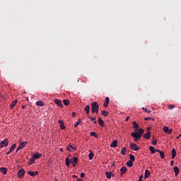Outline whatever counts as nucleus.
<instances>
[{"mask_svg": "<svg viewBox=\"0 0 181 181\" xmlns=\"http://www.w3.org/2000/svg\"><path fill=\"white\" fill-rule=\"evenodd\" d=\"M144 132H145L144 129H139V131L135 129L134 132L131 134V136H133V138H135L136 139H141L142 135H144Z\"/></svg>", "mask_w": 181, "mask_h": 181, "instance_id": "1", "label": "nucleus"}, {"mask_svg": "<svg viewBox=\"0 0 181 181\" xmlns=\"http://www.w3.org/2000/svg\"><path fill=\"white\" fill-rule=\"evenodd\" d=\"M90 105H91L93 114H98V110L100 108V105H98V103L92 102Z\"/></svg>", "mask_w": 181, "mask_h": 181, "instance_id": "2", "label": "nucleus"}, {"mask_svg": "<svg viewBox=\"0 0 181 181\" xmlns=\"http://www.w3.org/2000/svg\"><path fill=\"white\" fill-rule=\"evenodd\" d=\"M8 145H9V141L8 140V139H5L4 141H1L0 143V148H5L6 146H8Z\"/></svg>", "mask_w": 181, "mask_h": 181, "instance_id": "3", "label": "nucleus"}, {"mask_svg": "<svg viewBox=\"0 0 181 181\" xmlns=\"http://www.w3.org/2000/svg\"><path fill=\"white\" fill-rule=\"evenodd\" d=\"M26 145H28V141H23V143L20 144V145L17 148L16 152L21 151V149H23V148H25V146H26Z\"/></svg>", "mask_w": 181, "mask_h": 181, "instance_id": "4", "label": "nucleus"}, {"mask_svg": "<svg viewBox=\"0 0 181 181\" xmlns=\"http://www.w3.org/2000/svg\"><path fill=\"white\" fill-rule=\"evenodd\" d=\"M25 176V169L21 168L18 172V177H20V179H22Z\"/></svg>", "mask_w": 181, "mask_h": 181, "instance_id": "5", "label": "nucleus"}, {"mask_svg": "<svg viewBox=\"0 0 181 181\" xmlns=\"http://www.w3.org/2000/svg\"><path fill=\"white\" fill-rule=\"evenodd\" d=\"M130 148L132 151H139V146H137L136 144L130 143Z\"/></svg>", "mask_w": 181, "mask_h": 181, "instance_id": "6", "label": "nucleus"}, {"mask_svg": "<svg viewBox=\"0 0 181 181\" xmlns=\"http://www.w3.org/2000/svg\"><path fill=\"white\" fill-rule=\"evenodd\" d=\"M15 149H16V144H14L11 146L9 151L6 152V155H9L11 152H13Z\"/></svg>", "mask_w": 181, "mask_h": 181, "instance_id": "7", "label": "nucleus"}, {"mask_svg": "<svg viewBox=\"0 0 181 181\" xmlns=\"http://www.w3.org/2000/svg\"><path fill=\"white\" fill-rule=\"evenodd\" d=\"M66 149L69 152H73V151H77V148L73 147V146H71L70 144L67 146ZM71 149H73V150H71Z\"/></svg>", "mask_w": 181, "mask_h": 181, "instance_id": "8", "label": "nucleus"}, {"mask_svg": "<svg viewBox=\"0 0 181 181\" xmlns=\"http://www.w3.org/2000/svg\"><path fill=\"white\" fill-rule=\"evenodd\" d=\"M163 131L165 132V134H170V133L173 132L172 129H169L168 127H163Z\"/></svg>", "mask_w": 181, "mask_h": 181, "instance_id": "9", "label": "nucleus"}, {"mask_svg": "<svg viewBox=\"0 0 181 181\" xmlns=\"http://www.w3.org/2000/svg\"><path fill=\"white\" fill-rule=\"evenodd\" d=\"M78 160V158H77V157H74L72 160L71 161V163H72L74 168H76V165H77Z\"/></svg>", "mask_w": 181, "mask_h": 181, "instance_id": "10", "label": "nucleus"}, {"mask_svg": "<svg viewBox=\"0 0 181 181\" xmlns=\"http://www.w3.org/2000/svg\"><path fill=\"white\" fill-rule=\"evenodd\" d=\"M54 103L55 104H57V105H58L59 107H61V108H63V104L62 103V100L59 99H55Z\"/></svg>", "mask_w": 181, "mask_h": 181, "instance_id": "11", "label": "nucleus"}, {"mask_svg": "<svg viewBox=\"0 0 181 181\" xmlns=\"http://www.w3.org/2000/svg\"><path fill=\"white\" fill-rule=\"evenodd\" d=\"M151 132H147L146 133H145L143 136L144 138H145V139H151Z\"/></svg>", "mask_w": 181, "mask_h": 181, "instance_id": "12", "label": "nucleus"}, {"mask_svg": "<svg viewBox=\"0 0 181 181\" xmlns=\"http://www.w3.org/2000/svg\"><path fill=\"white\" fill-rule=\"evenodd\" d=\"M118 146V141L114 140L110 144V148H117Z\"/></svg>", "mask_w": 181, "mask_h": 181, "instance_id": "13", "label": "nucleus"}, {"mask_svg": "<svg viewBox=\"0 0 181 181\" xmlns=\"http://www.w3.org/2000/svg\"><path fill=\"white\" fill-rule=\"evenodd\" d=\"M28 175H30V176H37V175H39V173L37 171H28Z\"/></svg>", "mask_w": 181, "mask_h": 181, "instance_id": "14", "label": "nucleus"}, {"mask_svg": "<svg viewBox=\"0 0 181 181\" xmlns=\"http://www.w3.org/2000/svg\"><path fill=\"white\" fill-rule=\"evenodd\" d=\"M108 104H110V98L106 97L105 102L103 104V106L105 107V108H107V107H108Z\"/></svg>", "mask_w": 181, "mask_h": 181, "instance_id": "15", "label": "nucleus"}, {"mask_svg": "<svg viewBox=\"0 0 181 181\" xmlns=\"http://www.w3.org/2000/svg\"><path fill=\"white\" fill-rule=\"evenodd\" d=\"M156 152H158V153H160V156L162 159H165V152L164 151L156 149Z\"/></svg>", "mask_w": 181, "mask_h": 181, "instance_id": "16", "label": "nucleus"}, {"mask_svg": "<svg viewBox=\"0 0 181 181\" xmlns=\"http://www.w3.org/2000/svg\"><path fill=\"white\" fill-rule=\"evenodd\" d=\"M58 122L60 125L61 129H66V127H64V122H63V120H59Z\"/></svg>", "mask_w": 181, "mask_h": 181, "instance_id": "17", "label": "nucleus"}, {"mask_svg": "<svg viewBox=\"0 0 181 181\" xmlns=\"http://www.w3.org/2000/svg\"><path fill=\"white\" fill-rule=\"evenodd\" d=\"M98 122L99 125H100V127H104V121L103 120V119H101V117H98Z\"/></svg>", "mask_w": 181, "mask_h": 181, "instance_id": "18", "label": "nucleus"}, {"mask_svg": "<svg viewBox=\"0 0 181 181\" xmlns=\"http://www.w3.org/2000/svg\"><path fill=\"white\" fill-rule=\"evenodd\" d=\"M149 176H151V172H149V170H146L144 174L145 179L149 177Z\"/></svg>", "mask_w": 181, "mask_h": 181, "instance_id": "19", "label": "nucleus"}, {"mask_svg": "<svg viewBox=\"0 0 181 181\" xmlns=\"http://www.w3.org/2000/svg\"><path fill=\"white\" fill-rule=\"evenodd\" d=\"M35 104L38 107H43V105H45V103H43L42 100L37 101Z\"/></svg>", "mask_w": 181, "mask_h": 181, "instance_id": "20", "label": "nucleus"}, {"mask_svg": "<svg viewBox=\"0 0 181 181\" xmlns=\"http://www.w3.org/2000/svg\"><path fill=\"white\" fill-rule=\"evenodd\" d=\"M84 111H86V114L88 115L90 114V105H87L84 108Z\"/></svg>", "mask_w": 181, "mask_h": 181, "instance_id": "21", "label": "nucleus"}, {"mask_svg": "<svg viewBox=\"0 0 181 181\" xmlns=\"http://www.w3.org/2000/svg\"><path fill=\"white\" fill-rule=\"evenodd\" d=\"M133 128L134 129H139V125L135 121L133 122Z\"/></svg>", "mask_w": 181, "mask_h": 181, "instance_id": "22", "label": "nucleus"}, {"mask_svg": "<svg viewBox=\"0 0 181 181\" xmlns=\"http://www.w3.org/2000/svg\"><path fill=\"white\" fill-rule=\"evenodd\" d=\"M176 150L175 148H173L172 150V159H175V158H176Z\"/></svg>", "mask_w": 181, "mask_h": 181, "instance_id": "23", "label": "nucleus"}, {"mask_svg": "<svg viewBox=\"0 0 181 181\" xmlns=\"http://www.w3.org/2000/svg\"><path fill=\"white\" fill-rule=\"evenodd\" d=\"M0 170H1V173H3L4 175H6V173L8 172V169H6V168H1Z\"/></svg>", "mask_w": 181, "mask_h": 181, "instance_id": "24", "label": "nucleus"}, {"mask_svg": "<svg viewBox=\"0 0 181 181\" xmlns=\"http://www.w3.org/2000/svg\"><path fill=\"white\" fill-rule=\"evenodd\" d=\"M42 156V155L39 153H36L35 154L33 155V158L34 159H39L40 157Z\"/></svg>", "mask_w": 181, "mask_h": 181, "instance_id": "25", "label": "nucleus"}, {"mask_svg": "<svg viewBox=\"0 0 181 181\" xmlns=\"http://www.w3.org/2000/svg\"><path fill=\"white\" fill-rule=\"evenodd\" d=\"M16 104H18V100H15L13 103H11V104L9 106L10 108H13V107H15Z\"/></svg>", "mask_w": 181, "mask_h": 181, "instance_id": "26", "label": "nucleus"}, {"mask_svg": "<svg viewBox=\"0 0 181 181\" xmlns=\"http://www.w3.org/2000/svg\"><path fill=\"white\" fill-rule=\"evenodd\" d=\"M127 170H128L127 169V167L123 166L121 169H120V172H122L121 175H122L123 173H127Z\"/></svg>", "mask_w": 181, "mask_h": 181, "instance_id": "27", "label": "nucleus"}, {"mask_svg": "<svg viewBox=\"0 0 181 181\" xmlns=\"http://www.w3.org/2000/svg\"><path fill=\"white\" fill-rule=\"evenodd\" d=\"M174 173H175V176L179 175V168L177 166L174 167Z\"/></svg>", "mask_w": 181, "mask_h": 181, "instance_id": "28", "label": "nucleus"}, {"mask_svg": "<svg viewBox=\"0 0 181 181\" xmlns=\"http://www.w3.org/2000/svg\"><path fill=\"white\" fill-rule=\"evenodd\" d=\"M28 163V165H33V163H35V158L33 157H31Z\"/></svg>", "mask_w": 181, "mask_h": 181, "instance_id": "29", "label": "nucleus"}, {"mask_svg": "<svg viewBox=\"0 0 181 181\" xmlns=\"http://www.w3.org/2000/svg\"><path fill=\"white\" fill-rule=\"evenodd\" d=\"M127 165L129 166V168H132L134 166V162L129 160L127 162Z\"/></svg>", "mask_w": 181, "mask_h": 181, "instance_id": "30", "label": "nucleus"}, {"mask_svg": "<svg viewBox=\"0 0 181 181\" xmlns=\"http://www.w3.org/2000/svg\"><path fill=\"white\" fill-rule=\"evenodd\" d=\"M105 175H106V177H107V179H111V176L112 175V173L110 171L108 173V171H107L105 173Z\"/></svg>", "mask_w": 181, "mask_h": 181, "instance_id": "31", "label": "nucleus"}, {"mask_svg": "<svg viewBox=\"0 0 181 181\" xmlns=\"http://www.w3.org/2000/svg\"><path fill=\"white\" fill-rule=\"evenodd\" d=\"M88 158L90 160H93V158H94V153L93 151H90V153L88 154Z\"/></svg>", "mask_w": 181, "mask_h": 181, "instance_id": "32", "label": "nucleus"}, {"mask_svg": "<svg viewBox=\"0 0 181 181\" xmlns=\"http://www.w3.org/2000/svg\"><path fill=\"white\" fill-rule=\"evenodd\" d=\"M126 152H127V148L126 147H124L121 149V153L122 155L123 156H125L126 155Z\"/></svg>", "mask_w": 181, "mask_h": 181, "instance_id": "33", "label": "nucleus"}, {"mask_svg": "<svg viewBox=\"0 0 181 181\" xmlns=\"http://www.w3.org/2000/svg\"><path fill=\"white\" fill-rule=\"evenodd\" d=\"M149 151H151V153H155V152H156V150H155V147L152 146L149 147Z\"/></svg>", "mask_w": 181, "mask_h": 181, "instance_id": "34", "label": "nucleus"}, {"mask_svg": "<svg viewBox=\"0 0 181 181\" xmlns=\"http://www.w3.org/2000/svg\"><path fill=\"white\" fill-rule=\"evenodd\" d=\"M129 159H130V161L135 162V156L134 155L130 154Z\"/></svg>", "mask_w": 181, "mask_h": 181, "instance_id": "35", "label": "nucleus"}, {"mask_svg": "<svg viewBox=\"0 0 181 181\" xmlns=\"http://www.w3.org/2000/svg\"><path fill=\"white\" fill-rule=\"evenodd\" d=\"M90 136H95V138H98V135H97V133H95V132H92L90 134Z\"/></svg>", "mask_w": 181, "mask_h": 181, "instance_id": "36", "label": "nucleus"}, {"mask_svg": "<svg viewBox=\"0 0 181 181\" xmlns=\"http://www.w3.org/2000/svg\"><path fill=\"white\" fill-rule=\"evenodd\" d=\"M102 115H103L104 117H107L108 116V111L102 110Z\"/></svg>", "mask_w": 181, "mask_h": 181, "instance_id": "37", "label": "nucleus"}, {"mask_svg": "<svg viewBox=\"0 0 181 181\" xmlns=\"http://www.w3.org/2000/svg\"><path fill=\"white\" fill-rule=\"evenodd\" d=\"M70 163H71V162H70V160L69 159V157H67L66 158V166H70Z\"/></svg>", "mask_w": 181, "mask_h": 181, "instance_id": "38", "label": "nucleus"}, {"mask_svg": "<svg viewBox=\"0 0 181 181\" xmlns=\"http://www.w3.org/2000/svg\"><path fill=\"white\" fill-rule=\"evenodd\" d=\"M88 119H90V121H93L94 124H97V121H95V117H92L91 116H88Z\"/></svg>", "mask_w": 181, "mask_h": 181, "instance_id": "39", "label": "nucleus"}, {"mask_svg": "<svg viewBox=\"0 0 181 181\" xmlns=\"http://www.w3.org/2000/svg\"><path fill=\"white\" fill-rule=\"evenodd\" d=\"M63 103H64V105H66V106L69 105V104H70V101L69 100H66V99H64L63 100Z\"/></svg>", "mask_w": 181, "mask_h": 181, "instance_id": "40", "label": "nucleus"}, {"mask_svg": "<svg viewBox=\"0 0 181 181\" xmlns=\"http://www.w3.org/2000/svg\"><path fill=\"white\" fill-rule=\"evenodd\" d=\"M81 123V119H78L77 120V122H76V124H74V127L77 128L78 125H80V124Z\"/></svg>", "mask_w": 181, "mask_h": 181, "instance_id": "41", "label": "nucleus"}, {"mask_svg": "<svg viewBox=\"0 0 181 181\" xmlns=\"http://www.w3.org/2000/svg\"><path fill=\"white\" fill-rule=\"evenodd\" d=\"M142 110L144 111H145V112H148V114H151V110H148V109H146L145 107H142Z\"/></svg>", "mask_w": 181, "mask_h": 181, "instance_id": "42", "label": "nucleus"}, {"mask_svg": "<svg viewBox=\"0 0 181 181\" xmlns=\"http://www.w3.org/2000/svg\"><path fill=\"white\" fill-rule=\"evenodd\" d=\"M175 108V105H168V109L169 110H173Z\"/></svg>", "mask_w": 181, "mask_h": 181, "instance_id": "43", "label": "nucleus"}, {"mask_svg": "<svg viewBox=\"0 0 181 181\" xmlns=\"http://www.w3.org/2000/svg\"><path fill=\"white\" fill-rule=\"evenodd\" d=\"M86 177V174L84 173H81V177L84 178Z\"/></svg>", "mask_w": 181, "mask_h": 181, "instance_id": "44", "label": "nucleus"}, {"mask_svg": "<svg viewBox=\"0 0 181 181\" xmlns=\"http://www.w3.org/2000/svg\"><path fill=\"white\" fill-rule=\"evenodd\" d=\"M157 141L158 140L153 141H152V145L156 146L157 145V143H156Z\"/></svg>", "mask_w": 181, "mask_h": 181, "instance_id": "45", "label": "nucleus"}, {"mask_svg": "<svg viewBox=\"0 0 181 181\" xmlns=\"http://www.w3.org/2000/svg\"><path fill=\"white\" fill-rule=\"evenodd\" d=\"M149 119H152L151 117H145L144 121H149Z\"/></svg>", "mask_w": 181, "mask_h": 181, "instance_id": "46", "label": "nucleus"}, {"mask_svg": "<svg viewBox=\"0 0 181 181\" xmlns=\"http://www.w3.org/2000/svg\"><path fill=\"white\" fill-rule=\"evenodd\" d=\"M76 115H77V113H76L75 112H74L72 113V117H76Z\"/></svg>", "mask_w": 181, "mask_h": 181, "instance_id": "47", "label": "nucleus"}, {"mask_svg": "<svg viewBox=\"0 0 181 181\" xmlns=\"http://www.w3.org/2000/svg\"><path fill=\"white\" fill-rule=\"evenodd\" d=\"M174 163H175V162H173V160H171V161H170V165H171V166H173Z\"/></svg>", "mask_w": 181, "mask_h": 181, "instance_id": "48", "label": "nucleus"}, {"mask_svg": "<svg viewBox=\"0 0 181 181\" xmlns=\"http://www.w3.org/2000/svg\"><path fill=\"white\" fill-rule=\"evenodd\" d=\"M72 177H75V179H78L77 175H73Z\"/></svg>", "mask_w": 181, "mask_h": 181, "instance_id": "49", "label": "nucleus"}, {"mask_svg": "<svg viewBox=\"0 0 181 181\" xmlns=\"http://www.w3.org/2000/svg\"><path fill=\"white\" fill-rule=\"evenodd\" d=\"M138 139H136V138H134V141L135 142H136V141H138Z\"/></svg>", "mask_w": 181, "mask_h": 181, "instance_id": "50", "label": "nucleus"}, {"mask_svg": "<svg viewBox=\"0 0 181 181\" xmlns=\"http://www.w3.org/2000/svg\"><path fill=\"white\" fill-rule=\"evenodd\" d=\"M128 119H129V117H127L126 118V121H128Z\"/></svg>", "mask_w": 181, "mask_h": 181, "instance_id": "51", "label": "nucleus"}, {"mask_svg": "<svg viewBox=\"0 0 181 181\" xmlns=\"http://www.w3.org/2000/svg\"><path fill=\"white\" fill-rule=\"evenodd\" d=\"M77 181H83L82 179H78Z\"/></svg>", "mask_w": 181, "mask_h": 181, "instance_id": "52", "label": "nucleus"}, {"mask_svg": "<svg viewBox=\"0 0 181 181\" xmlns=\"http://www.w3.org/2000/svg\"><path fill=\"white\" fill-rule=\"evenodd\" d=\"M22 108H23V109H25V105H23V106H22Z\"/></svg>", "mask_w": 181, "mask_h": 181, "instance_id": "53", "label": "nucleus"}, {"mask_svg": "<svg viewBox=\"0 0 181 181\" xmlns=\"http://www.w3.org/2000/svg\"><path fill=\"white\" fill-rule=\"evenodd\" d=\"M149 129H150V128H149V127H148V128H147V132L149 131Z\"/></svg>", "mask_w": 181, "mask_h": 181, "instance_id": "54", "label": "nucleus"}, {"mask_svg": "<svg viewBox=\"0 0 181 181\" xmlns=\"http://www.w3.org/2000/svg\"><path fill=\"white\" fill-rule=\"evenodd\" d=\"M60 151H61V152H63V148H60Z\"/></svg>", "mask_w": 181, "mask_h": 181, "instance_id": "55", "label": "nucleus"}, {"mask_svg": "<svg viewBox=\"0 0 181 181\" xmlns=\"http://www.w3.org/2000/svg\"><path fill=\"white\" fill-rule=\"evenodd\" d=\"M54 181H59V180H57V178H55Z\"/></svg>", "mask_w": 181, "mask_h": 181, "instance_id": "56", "label": "nucleus"}, {"mask_svg": "<svg viewBox=\"0 0 181 181\" xmlns=\"http://www.w3.org/2000/svg\"><path fill=\"white\" fill-rule=\"evenodd\" d=\"M179 138H180V136H178L177 137V139H179Z\"/></svg>", "mask_w": 181, "mask_h": 181, "instance_id": "57", "label": "nucleus"}, {"mask_svg": "<svg viewBox=\"0 0 181 181\" xmlns=\"http://www.w3.org/2000/svg\"><path fill=\"white\" fill-rule=\"evenodd\" d=\"M112 177H114L115 175H114L112 173Z\"/></svg>", "mask_w": 181, "mask_h": 181, "instance_id": "58", "label": "nucleus"}, {"mask_svg": "<svg viewBox=\"0 0 181 181\" xmlns=\"http://www.w3.org/2000/svg\"><path fill=\"white\" fill-rule=\"evenodd\" d=\"M179 136H181V133H180V134L179 135Z\"/></svg>", "mask_w": 181, "mask_h": 181, "instance_id": "59", "label": "nucleus"}]
</instances>
